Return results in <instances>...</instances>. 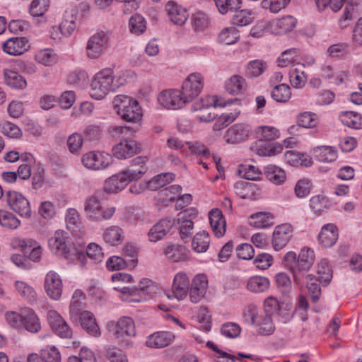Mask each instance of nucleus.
I'll list each match as a JSON object with an SVG mask.
<instances>
[{"label": "nucleus", "instance_id": "47", "mask_svg": "<svg viewBox=\"0 0 362 362\" xmlns=\"http://www.w3.org/2000/svg\"><path fill=\"white\" fill-rule=\"evenodd\" d=\"M239 38L238 30L235 27L226 28L218 35L219 42L226 45L235 43Z\"/></svg>", "mask_w": 362, "mask_h": 362}, {"label": "nucleus", "instance_id": "9", "mask_svg": "<svg viewBox=\"0 0 362 362\" xmlns=\"http://www.w3.org/2000/svg\"><path fill=\"white\" fill-rule=\"evenodd\" d=\"M6 197L7 204L12 211L22 217L26 218L31 217L30 202L22 194L16 191H8Z\"/></svg>", "mask_w": 362, "mask_h": 362}, {"label": "nucleus", "instance_id": "5", "mask_svg": "<svg viewBox=\"0 0 362 362\" xmlns=\"http://www.w3.org/2000/svg\"><path fill=\"white\" fill-rule=\"evenodd\" d=\"M83 209L86 218L95 222L109 220L115 212L113 206L103 209L100 199L95 196H90L86 199Z\"/></svg>", "mask_w": 362, "mask_h": 362}, {"label": "nucleus", "instance_id": "20", "mask_svg": "<svg viewBox=\"0 0 362 362\" xmlns=\"http://www.w3.org/2000/svg\"><path fill=\"white\" fill-rule=\"evenodd\" d=\"M208 280L205 275L198 274L193 279L189 298L192 303H197L205 296Z\"/></svg>", "mask_w": 362, "mask_h": 362}, {"label": "nucleus", "instance_id": "6", "mask_svg": "<svg viewBox=\"0 0 362 362\" xmlns=\"http://www.w3.org/2000/svg\"><path fill=\"white\" fill-rule=\"evenodd\" d=\"M109 42L108 34L104 31H98L88 39L86 47V54L88 58L95 59L99 58L107 48Z\"/></svg>", "mask_w": 362, "mask_h": 362}, {"label": "nucleus", "instance_id": "51", "mask_svg": "<svg viewBox=\"0 0 362 362\" xmlns=\"http://www.w3.org/2000/svg\"><path fill=\"white\" fill-rule=\"evenodd\" d=\"M218 12L225 15L229 11H234L239 9L242 0H213Z\"/></svg>", "mask_w": 362, "mask_h": 362}, {"label": "nucleus", "instance_id": "14", "mask_svg": "<svg viewBox=\"0 0 362 362\" xmlns=\"http://www.w3.org/2000/svg\"><path fill=\"white\" fill-rule=\"evenodd\" d=\"M146 160V157L138 156L134 158L129 165L122 170L130 182L140 180L147 172Z\"/></svg>", "mask_w": 362, "mask_h": 362}, {"label": "nucleus", "instance_id": "23", "mask_svg": "<svg viewBox=\"0 0 362 362\" xmlns=\"http://www.w3.org/2000/svg\"><path fill=\"white\" fill-rule=\"evenodd\" d=\"M165 10L170 20L176 25H183L188 18L186 8L173 1H170L165 5Z\"/></svg>", "mask_w": 362, "mask_h": 362}, {"label": "nucleus", "instance_id": "63", "mask_svg": "<svg viewBox=\"0 0 362 362\" xmlns=\"http://www.w3.org/2000/svg\"><path fill=\"white\" fill-rule=\"evenodd\" d=\"M217 100L214 96L206 95L201 98L199 101L196 102L192 105L193 111H202L205 108H213L216 106Z\"/></svg>", "mask_w": 362, "mask_h": 362}, {"label": "nucleus", "instance_id": "10", "mask_svg": "<svg viewBox=\"0 0 362 362\" xmlns=\"http://www.w3.org/2000/svg\"><path fill=\"white\" fill-rule=\"evenodd\" d=\"M114 334L122 346L123 343L127 344L129 339L136 335L134 320L129 317H121L115 326Z\"/></svg>", "mask_w": 362, "mask_h": 362}, {"label": "nucleus", "instance_id": "31", "mask_svg": "<svg viewBox=\"0 0 362 362\" xmlns=\"http://www.w3.org/2000/svg\"><path fill=\"white\" fill-rule=\"evenodd\" d=\"M225 88L228 93L236 95L246 90L247 83L243 76L235 74L226 81Z\"/></svg>", "mask_w": 362, "mask_h": 362}, {"label": "nucleus", "instance_id": "50", "mask_svg": "<svg viewBox=\"0 0 362 362\" xmlns=\"http://www.w3.org/2000/svg\"><path fill=\"white\" fill-rule=\"evenodd\" d=\"M235 193L242 199H249L252 192L256 189V185L253 183L244 180H240L234 184Z\"/></svg>", "mask_w": 362, "mask_h": 362}, {"label": "nucleus", "instance_id": "42", "mask_svg": "<svg viewBox=\"0 0 362 362\" xmlns=\"http://www.w3.org/2000/svg\"><path fill=\"white\" fill-rule=\"evenodd\" d=\"M66 223L69 230L72 232L81 231L82 223L78 212L73 208L69 209L66 213Z\"/></svg>", "mask_w": 362, "mask_h": 362}, {"label": "nucleus", "instance_id": "59", "mask_svg": "<svg viewBox=\"0 0 362 362\" xmlns=\"http://www.w3.org/2000/svg\"><path fill=\"white\" fill-rule=\"evenodd\" d=\"M68 362H96V358L91 350L83 347L80 350L78 356H70Z\"/></svg>", "mask_w": 362, "mask_h": 362}, {"label": "nucleus", "instance_id": "18", "mask_svg": "<svg viewBox=\"0 0 362 362\" xmlns=\"http://www.w3.org/2000/svg\"><path fill=\"white\" fill-rule=\"evenodd\" d=\"M175 221L171 218H165L156 223L148 231V236L151 242H157L163 239L175 225Z\"/></svg>", "mask_w": 362, "mask_h": 362}, {"label": "nucleus", "instance_id": "4", "mask_svg": "<svg viewBox=\"0 0 362 362\" xmlns=\"http://www.w3.org/2000/svg\"><path fill=\"white\" fill-rule=\"evenodd\" d=\"M81 303L77 300H74L70 304L71 317L74 320L78 318L83 329L91 336H100V330L93 315L89 311H81Z\"/></svg>", "mask_w": 362, "mask_h": 362}, {"label": "nucleus", "instance_id": "24", "mask_svg": "<svg viewBox=\"0 0 362 362\" xmlns=\"http://www.w3.org/2000/svg\"><path fill=\"white\" fill-rule=\"evenodd\" d=\"M129 182L124 173L121 171L108 177L104 183L103 189L107 193H117L124 189Z\"/></svg>", "mask_w": 362, "mask_h": 362}, {"label": "nucleus", "instance_id": "55", "mask_svg": "<svg viewBox=\"0 0 362 362\" xmlns=\"http://www.w3.org/2000/svg\"><path fill=\"white\" fill-rule=\"evenodd\" d=\"M276 285L279 291L284 294L288 295L291 291V281L290 277L286 273H279L275 276Z\"/></svg>", "mask_w": 362, "mask_h": 362}, {"label": "nucleus", "instance_id": "1", "mask_svg": "<svg viewBox=\"0 0 362 362\" xmlns=\"http://www.w3.org/2000/svg\"><path fill=\"white\" fill-rule=\"evenodd\" d=\"M116 112L126 122L138 124L142 117L141 107L138 102L127 95H119L113 100Z\"/></svg>", "mask_w": 362, "mask_h": 362}, {"label": "nucleus", "instance_id": "36", "mask_svg": "<svg viewBox=\"0 0 362 362\" xmlns=\"http://www.w3.org/2000/svg\"><path fill=\"white\" fill-rule=\"evenodd\" d=\"M4 78L6 84L13 88L24 89L27 86L24 77L13 70L4 69Z\"/></svg>", "mask_w": 362, "mask_h": 362}, {"label": "nucleus", "instance_id": "3", "mask_svg": "<svg viewBox=\"0 0 362 362\" xmlns=\"http://www.w3.org/2000/svg\"><path fill=\"white\" fill-rule=\"evenodd\" d=\"M114 288L122 293L123 295L122 298L124 300L140 302L146 300L147 296L153 293L156 290V286L150 279H144L137 287L117 286Z\"/></svg>", "mask_w": 362, "mask_h": 362}, {"label": "nucleus", "instance_id": "11", "mask_svg": "<svg viewBox=\"0 0 362 362\" xmlns=\"http://www.w3.org/2000/svg\"><path fill=\"white\" fill-rule=\"evenodd\" d=\"M160 104L167 109L176 110L181 108L187 103L178 90H166L161 92L158 98Z\"/></svg>", "mask_w": 362, "mask_h": 362}, {"label": "nucleus", "instance_id": "12", "mask_svg": "<svg viewBox=\"0 0 362 362\" xmlns=\"http://www.w3.org/2000/svg\"><path fill=\"white\" fill-rule=\"evenodd\" d=\"M141 144L135 140H124L116 144L112 148V153L118 159H127L140 153Z\"/></svg>", "mask_w": 362, "mask_h": 362}, {"label": "nucleus", "instance_id": "56", "mask_svg": "<svg viewBox=\"0 0 362 362\" xmlns=\"http://www.w3.org/2000/svg\"><path fill=\"white\" fill-rule=\"evenodd\" d=\"M244 321L250 325L257 323L258 309L256 305L250 303L247 305L243 310Z\"/></svg>", "mask_w": 362, "mask_h": 362}, {"label": "nucleus", "instance_id": "17", "mask_svg": "<svg viewBox=\"0 0 362 362\" xmlns=\"http://www.w3.org/2000/svg\"><path fill=\"white\" fill-rule=\"evenodd\" d=\"M293 229L289 224H282L275 228L273 233L272 245L276 250L284 248L292 236Z\"/></svg>", "mask_w": 362, "mask_h": 362}, {"label": "nucleus", "instance_id": "38", "mask_svg": "<svg viewBox=\"0 0 362 362\" xmlns=\"http://www.w3.org/2000/svg\"><path fill=\"white\" fill-rule=\"evenodd\" d=\"M286 162L291 165L310 166L312 160L307 154H301L294 151H287L285 154Z\"/></svg>", "mask_w": 362, "mask_h": 362}, {"label": "nucleus", "instance_id": "54", "mask_svg": "<svg viewBox=\"0 0 362 362\" xmlns=\"http://www.w3.org/2000/svg\"><path fill=\"white\" fill-rule=\"evenodd\" d=\"M317 279L320 280V284L326 286L331 281L332 273L326 259H322L317 264Z\"/></svg>", "mask_w": 362, "mask_h": 362}, {"label": "nucleus", "instance_id": "34", "mask_svg": "<svg viewBox=\"0 0 362 362\" xmlns=\"http://www.w3.org/2000/svg\"><path fill=\"white\" fill-rule=\"evenodd\" d=\"M313 154L320 162H333L337 158V151L329 146H317L313 149Z\"/></svg>", "mask_w": 362, "mask_h": 362}, {"label": "nucleus", "instance_id": "46", "mask_svg": "<svg viewBox=\"0 0 362 362\" xmlns=\"http://www.w3.org/2000/svg\"><path fill=\"white\" fill-rule=\"evenodd\" d=\"M15 286L20 296L27 301L30 303L36 301L37 294L32 286L21 281H16Z\"/></svg>", "mask_w": 362, "mask_h": 362}, {"label": "nucleus", "instance_id": "37", "mask_svg": "<svg viewBox=\"0 0 362 362\" xmlns=\"http://www.w3.org/2000/svg\"><path fill=\"white\" fill-rule=\"evenodd\" d=\"M264 173L269 181L276 185L283 184L286 180L284 170L276 165H267L264 169Z\"/></svg>", "mask_w": 362, "mask_h": 362}, {"label": "nucleus", "instance_id": "19", "mask_svg": "<svg viewBox=\"0 0 362 362\" xmlns=\"http://www.w3.org/2000/svg\"><path fill=\"white\" fill-rule=\"evenodd\" d=\"M77 14L78 10L74 6L69 7L65 11L62 21L59 25L60 32L64 36L69 37L75 31Z\"/></svg>", "mask_w": 362, "mask_h": 362}, {"label": "nucleus", "instance_id": "40", "mask_svg": "<svg viewBox=\"0 0 362 362\" xmlns=\"http://www.w3.org/2000/svg\"><path fill=\"white\" fill-rule=\"evenodd\" d=\"M269 280L266 277L260 276L250 277L247 284V289L254 293L265 292L269 289Z\"/></svg>", "mask_w": 362, "mask_h": 362}, {"label": "nucleus", "instance_id": "26", "mask_svg": "<svg viewBox=\"0 0 362 362\" xmlns=\"http://www.w3.org/2000/svg\"><path fill=\"white\" fill-rule=\"evenodd\" d=\"M211 229L216 237L223 236L226 230V223L222 211L218 209H212L209 214Z\"/></svg>", "mask_w": 362, "mask_h": 362}, {"label": "nucleus", "instance_id": "35", "mask_svg": "<svg viewBox=\"0 0 362 362\" xmlns=\"http://www.w3.org/2000/svg\"><path fill=\"white\" fill-rule=\"evenodd\" d=\"M304 64L297 63L289 70V78L291 85L296 88H301L306 82V75L303 71Z\"/></svg>", "mask_w": 362, "mask_h": 362}, {"label": "nucleus", "instance_id": "27", "mask_svg": "<svg viewBox=\"0 0 362 362\" xmlns=\"http://www.w3.org/2000/svg\"><path fill=\"white\" fill-rule=\"evenodd\" d=\"M338 239V230L332 223L325 225L318 235L320 243L325 247H329L334 245Z\"/></svg>", "mask_w": 362, "mask_h": 362}, {"label": "nucleus", "instance_id": "39", "mask_svg": "<svg viewBox=\"0 0 362 362\" xmlns=\"http://www.w3.org/2000/svg\"><path fill=\"white\" fill-rule=\"evenodd\" d=\"M296 25V19L291 16H286L281 18L276 19L272 23L276 33H285L291 31Z\"/></svg>", "mask_w": 362, "mask_h": 362}, {"label": "nucleus", "instance_id": "52", "mask_svg": "<svg viewBox=\"0 0 362 362\" xmlns=\"http://www.w3.org/2000/svg\"><path fill=\"white\" fill-rule=\"evenodd\" d=\"M320 280L313 275H307L306 286L313 301L316 302L319 300L321 295V288L320 286Z\"/></svg>", "mask_w": 362, "mask_h": 362}, {"label": "nucleus", "instance_id": "30", "mask_svg": "<svg viewBox=\"0 0 362 362\" xmlns=\"http://www.w3.org/2000/svg\"><path fill=\"white\" fill-rule=\"evenodd\" d=\"M23 320L22 327L32 333H37L41 329L40 320L36 313L29 308H23Z\"/></svg>", "mask_w": 362, "mask_h": 362}, {"label": "nucleus", "instance_id": "15", "mask_svg": "<svg viewBox=\"0 0 362 362\" xmlns=\"http://www.w3.org/2000/svg\"><path fill=\"white\" fill-rule=\"evenodd\" d=\"M66 233L62 230H57L52 238L49 239L48 245L50 250L59 256L65 258L70 257V251L66 243Z\"/></svg>", "mask_w": 362, "mask_h": 362}, {"label": "nucleus", "instance_id": "62", "mask_svg": "<svg viewBox=\"0 0 362 362\" xmlns=\"http://www.w3.org/2000/svg\"><path fill=\"white\" fill-rule=\"evenodd\" d=\"M312 184L310 180L306 178L299 180L295 186V194L298 198H303L308 196L311 190Z\"/></svg>", "mask_w": 362, "mask_h": 362}, {"label": "nucleus", "instance_id": "25", "mask_svg": "<svg viewBox=\"0 0 362 362\" xmlns=\"http://www.w3.org/2000/svg\"><path fill=\"white\" fill-rule=\"evenodd\" d=\"M174 337L171 332H157L147 337L146 344L151 348L160 349L170 344Z\"/></svg>", "mask_w": 362, "mask_h": 362}, {"label": "nucleus", "instance_id": "21", "mask_svg": "<svg viewBox=\"0 0 362 362\" xmlns=\"http://www.w3.org/2000/svg\"><path fill=\"white\" fill-rule=\"evenodd\" d=\"M29 48L28 41L25 37H11L2 45L3 50L10 55H20Z\"/></svg>", "mask_w": 362, "mask_h": 362}, {"label": "nucleus", "instance_id": "28", "mask_svg": "<svg viewBox=\"0 0 362 362\" xmlns=\"http://www.w3.org/2000/svg\"><path fill=\"white\" fill-rule=\"evenodd\" d=\"M251 149L260 156H272L281 153L282 147L274 143L258 140L252 146Z\"/></svg>", "mask_w": 362, "mask_h": 362}, {"label": "nucleus", "instance_id": "16", "mask_svg": "<svg viewBox=\"0 0 362 362\" xmlns=\"http://www.w3.org/2000/svg\"><path fill=\"white\" fill-rule=\"evenodd\" d=\"M189 287V280L184 272L177 273L173 280L172 294L168 293V298L175 297L177 300L183 299L187 293Z\"/></svg>", "mask_w": 362, "mask_h": 362}, {"label": "nucleus", "instance_id": "33", "mask_svg": "<svg viewBox=\"0 0 362 362\" xmlns=\"http://www.w3.org/2000/svg\"><path fill=\"white\" fill-rule=\"evenodd\" d=\"M274 223V216L270 213L258 212L249 217V224L257 228H268Z\"/></svg>", "mask_w": 362, "mask_h": 362}, {"label": "nucleus", "instance_id": "13", "mask_svg": "<svg viewBox=\"0 0 362 362\" xmlns=\"http://www.w3.org/2000/svg\"><path fill=\"white\" fill-rule=\"evenodd\" d=\"M44 287L47 296L53 300L60 298L62 293V281L57 272L49 271L46 274Z\"/></svg>", "mask_w": 362, "mask_h": 362}, {"label": "nucleus", "instance_id": "57", "mask_svg": "<svg viewBox=\"0 0 362 362\" xmlns=\"http://www.w3.org/2000/svg\"><path fill=\"white\" fill-rule=\"evenodd\" d=\"M265 64L260 60H253L248 63L245 74L247 77L255 78L259 76L264 71Z\"/></svg>", "mask_w": 362, "mask_h": 362}, {"label": "nucleus", "instance_id": "22", "mask_svg": "<svg viewBox=\"0 0 362 362\" xmlns=\"http://www.w3.org/2000/svg\"><path fill=\"white\" fill-rule=\"evenodd\" d=\"M250 130V127L247 124H234L226 132V134L225 136L226 141L230 144L240 143L247 138Z\"/></svg>", "mask_w": 362, "mask_h": 362}, {"label": "nucleus", "instance_id": "45", "mask_svg": "<svg viewBox=\"0 0 362 362\" xmlns=\"http://www.w3.org/2000/svg\"><path fill=\"white\" fill-rule=\"evenodd\" d=\"M209 233L203 230L197 233L192 240V247L194 251L198 253L204 252L207 250L209 246Z\"/></svg>", "mask_w": 362, "mask_h": 362}, {"label": "nucleus", "instance_id": "60", "mask_svg": "<svg viewBox=\"0 0 362 362\" xmlns=\"http://www.w3.org/2000/svg\"><path fill=\"white\" fill-rule=\"evenodd\" d=\"M291 0H262V6L264 8L269 9L270 12L276 13L284 8Z\"/></svg>", "mask_w": 362, "mask_h": 362}, {"label": "nucleus", "instance_id": "58", "mask_svg": "<svg viewBox=\"0 0 362 362\" xmlns=\"http://www.w3.org/2000/svg\"><path fill=\"white\" fill-rule=\"evenodd\" d=\"M49 0H33L30 6V13L33 16H41L48 9Z\"/></svg>", "mask_w": 362, "mask_h": 362}, {"label": "nucleus", "instance_id": "49", "mask_svg": "<svg viewBox=\"0 0 362 362\" xmlns=\"http://www.w3.org/2000/svg\"><path fill=\"white\" fill-rule=\"evenodd\" d=\"M271 95L278 103H286L291 96L290 87L284 83L276 86L272 91Z\"/></svg>", "mask_w": 362, "mask_h": 362}, {"label": "nucleus", "instance_id": "32", "mask_svg": "<svg viewBox=\"0 0 362 362\" xmlns=\"http://www.w3.org/2000/svg\"><path fill=\"white\" fill-rule=\"evenodd\" d=\"M124 231L117 226H112L104 230L103 238L104 241L112 245L116 246L124 240Z\"/></svg>", "mask_w": 362, "mask_h": 362}, {"label": "nucleus", "instance_id": "48", "mask_svg": "<svg viewBox=\"0 0 362 362\" xmlns=\"http://www.w3.org/2000/svg\"><path fill=\"white\" fill-rule=\"evenodd\" d=\"M129 30L132 33L139 35L146 30V21L140 14L133 15L129 21Z\"/></svg>", "mask_w": 362, "mask_h": 362}, {"label": "nucleus", "instance_id": "44", "mask_svg": "<svg viewBox=\"0 0 362 362\" xmlns=\"http://www.w3.org/2000/svg\"><path fill=\"white\" fill-rule=\"evenodd\" d=\"M235 14L232 18V22L238 26H245L254 20V13L249 9L235 10Z\"/></svg>", "mask_w": 362, "mask_h": 362}, {"label": "nucleus", "instance_id": "7", "mask_svg": "<svg viewBox=\"0 0 362 362\" xmlns=\"http://www.w3.org/2000/svg\"><path fill=\"white\" fill-rule=\"evenodd\" d=\"M81 161L83 165L91 170H103L110 165L112 158L105 151H90L83 155Z\"/></svg>", "mask_w": 362, "mask_h": 362}, {"label": "nucleus", "instance_id": "53", "mask_svg": "<svg viewBox=\"0 0 362 362\" xmlns=\"http://www.w3.org/2000/svg\"><path fill=\"white\" fill-rule=\"evenodd\" d=\"M0 224L7 228L16 229L20 226L21 221L12 213L0 210Z\"/></svg>", "mask_w": 362, "mask_h": 362}, {"label": "nucleus", "instance_id": "2", "mask_svg": "<svg viewBox=\"0 0 362 362\" xmlns=\"http://www.w3.org/2000/svg\"><path fill=\"white\" fill-rule=\"evenodd\" d=\"M118 86L113 83V71L111 69H103L93 77L90 84L92 98L101 100Z\"/></svg>", "mask_w": 362, "mask_h": 362}, {"label": "nucleus", "instance_id": "61", "mask_svg": "<svg viewBox=\"0 0 362 362\" xmlns=\"http://www.w3.org/2000/svg\"><path fill=\"white\" fill-rule=\"evenodd\" d=\"M239 174L246 180H257L260 178L261 171L255 165H248L242 166L239 170Z\"/></svg>", "mask_w": 362, "mask_h": 362}, {"label": "nucleus", "instance_id": "29", "mask_svg": "<svg viewBox=\"0 0 362 362\" xmlns=\"http://www.w3.org/2000/svg\"><path fill=\"white\" fill-rule=\"evenodd\" d=\"M163 254L173 262H177L187 259V249L180 245L168 243L164 245Z\"/></svg>", "mask_w": 362, "mask_h": 362}, {"label": "nucleus", "instance_id": "64", "mask_svg": "<svg viewBox=\"0 0 362 362\" xmlns=\"http://www.w3.org/2000/svg\"><path fill=\"white\" fill-rule=\"evenodd\" d=\"M41 357L45 362H60L61 355L55 346L46 348L41 350Z\"/></svg>", "mask_w": 362, "mask_h": 362}, {"label": "nucleus", "instance_id": "43", "mask_svg": "<svg viewBox=\"0 0 362 362\" xmlns=\"http://www.w3.org/2000/svg\"><path fill=\"white\" fill-rule=\"evenodd\" d=\"M175 177L172 173L159 174L148 182V187L151 190H157L172 182Z\"/></svg>", "mask_w": 362, "mask_h": 362}, {"label": "nucleus", "instance_id": "8", "mask_svg": "<svg viewBox=\"0 0 362 362\" xmlns=\"http://www.w3.org/2000/svg\"><path fill=\"white\" fill-rule=\"evenodd\" d=\"M203 86L204 78L200 74L193 73L188 76L180 91L187 103L192 101L200 94Z\"/></svg>", "mask_w": 362, "mask_h": 362}, {"label": "nucleus", "instance_id": "41", "mask_svg": "<svg viewBox=\"0 0 362 362\" xmlns=\"http://www.w3.org/2000/svg\"><path fill=\"white\" fill-rule=\"evenodd\" d=\"M314 260L315 255L313 250L309 248H303L298 255L296 267H298L300 269L309 270Z\"/></svg>", "mask_w": 362, "mask_h": 362}]
</instances>
